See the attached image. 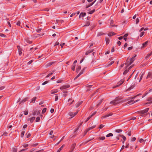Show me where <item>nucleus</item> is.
<instances>
[{"label": "nucleus", "mask_w": 152, "mask_h": 152, "mask_svg": "<svg viewBox=\"0 0 152 152\" xmlns=\"http://www.w3.org/2000/svg\"><path fill=\"white\" fill-rule=\"evenodd\" d=\"M139 19L138 18H137L136 20V23L137 24L139 22Z\"/></svg>", "instance_id": "603ef678"}, {"label": "nucleus", "mask_w": 152, "mask_h": 152, "mask_svg": "<svg viewBox=\"0 0 152 152\" xmlns=\"http://www.w3.org/2000/svg\"><path fill=\"white\" fill-rule=\"evenodd\" d=\"M96 126L95 125L93 126H92L91 127H90L88 128L85 131V135H86V134L87 132L89 131V130L94 128H95Z\"/></svg>", "instance_id": "0eeeda50"}, {"label": "nucleus", "mask_w": 152, "mask_h": 152, "mask_svg": "<svg viewBox=\"0 0 152 152\" xmlns=\"http://www.w3.org/2000/svg\"><path fill=\"white\" fill-rule=\"evenodd\" d=\"M148 41H147L145 42L144 43L142 44V45H143V47H145L146 45H147L148 43Z\"/></svg>", "instance_id": "473e14b6"}, {"label": "nucleus", "mask_w": 152, "mask_h": 152, "mask_svg": "<svg viewBox=\"0 0 152 152\" xmlns=\"http://www.w3.org/2000/svg\"><path fill=\"white\" fill-rule=\"evenodd\" d=\"M42 30V28H38L36 30V31L37 32H39L40 31Z\"/></svg>", "instance_id": "680f3d73"}, {"label": "nucleus", "mask_w": 152, "mask_h": 152, "mask_svg": "<svg viewBox=\"0 0 152 152\" xmlns=\"http://www.w3.org/2000/svg\"><path fill=\"white\" fill-rule=\"evenodd\" d=\"M28 99V98H25L23 100L20 101L19 104H20L23 103L26 101Z\"/></svg>", "instance_id": "ddd939ff"}, {"label": "nucleus", "mask_w": 152, "mask_h": 152, "mask_svg": "<svg viewBox=\"0 0 152 152\" xmlns=\"http://www.w3.org/2000/svg\"><path fill=\"white\" fill-rule=\"evenodd\" d=\"M24 134H25V132L24 131H22L21 134V135H20L21 137H23L24 135Z\"/></svg>", "instance_id": "58836bf2"}, {"label": "nucleus", "mask_w": 152, "mask_h": 152, "mask_svg": "<svg viewBox=\"0 0 152 152\" xmlns=\"http://www.w3.org/2000/svg\"><path fill=\"white\" fill-rule=\"evenodd\" d=\"M128 59H127L126 63H125V64L126 65V67H127L129 66L132 64H130V61H128Z\"/></svg>", "instance_id": "dca6fc26"}, {"label": "nucleus", "mask_w": 152, "mask_h": 152, "mask_svg": "<svg viewBox=\"0 0 152 152\" xmlns=\"http://www.w3.org/2000/svg\"><path fill=\"white\" fill-rule=\"evenodd\" d=\"M64 146V145H63L58 150L57 152H60L61 150L63 149V148Z\"/></svg>", "instance_id": "cd10ccee"}, {"label": "nucleus", "mask_w": 152, "mask_h": 152, "mask_svg": "<svg viewBox=\"0 0 152 152\" xmlns=\"http://www.w3.org/2000/svg\"><path fill=\"white\" fill-rule=\"evenodd\" d=\"M78 113V111H76L75 113H74L72 112H69L68 113V115L71 116V117L69 118H72L74 117L76 115V114Z\"/></svg>", "instance_id": "7ed1b4c3"}, {"label": "nucleus", "mask_w": 152, "mask_h": 152, "mask_svg": "<svg viewBox=\"0 0 152 152\" xmlns=\"http://www.w3.org/2000/svg\"><path fill=\"white\" fill-rule=\"evenodd\" d=\"M53 62H50L49 63H48V64H47L46 65V66H47V67H48V66H50L51 65H52L53 64Z\"/></svg>", "instance_id": "c756f323"}, {"label": "nucleus", "mask_w": 152, "mask_h": 152, "mask_svg": "<svg viewBox=\"0 0 152 152\" xmlns=\"http://www.w3.org/2000/svg\"><path fill=\"white\" fill-rule=\"evenodd\" d=\"M105 40L106 44H108L109 43V40L107 38H106Z\"/></svg>", "instance_id": "a19ab883"}, {"label": "nucleus", "mask_w": 152, "mask_h": 152, "mask_svg": "<svg viewBox=\"0 0 152 152\" xmlns=\"http://www.w3.org/2000/svg\"><path fill=\"white\" fill-rule=\"evenodd\" d=\"M121 42L120 41H118L117 42V44L119 46H120L121 44Z\"/></svg>", "instance_id": "338daca9"}, {"label": "nucleus", "mask_w": 152, "mask_h": 152, "mask_svg": "<svg viewBox=\"0 0 152 152\" xmlns=\"http://www.w3.org/2000/svg\"><path fill=\"white\" fill-rule=\"evenodd\" d=\"M76 146V144L75 143H74L72 144L71 147V150L70 151H72L73 152V151L74 150Z\"/></svg>", "instance_id": "f8f14e48"}, {"label": "nucleus", "mask_w": 152, "mask_h": 152, "mask_svg": "<svg viewBox=\"0 0 152 152\" xmlns=\"http://www.w3.org/2000/svg\"><path fill=\"white\" fill-rule=\"evenodd\" d=\"M12 151L13 152H16L17 151V149L15 148H13Z\"/></svg>", "instance_id": "69168bd1"}, {"label": "nucleus", "mask_w": 152, "mask_h": 152, "mask_svg": "<svg viewBox=\"0 0 152 152\" xmlns=\"http://www.w3.org/2000/svg\"><path fill=\"white\" fill-rule=\"evenodd\" d=\"M114 62V61H110V62H109L108 64V65H107V66H110L112 64H113Z\"/></svg>", "instance_id": "5701e85b"}, {"label": "nucleus", "mask_w": 152, "mask_h": 152, "mask_svg": "<svg viewBox=\"0 0 152 152\" xmlns=\"http://www.w3.org/2000/svg\"><path fill=\"white\" fill-rule=\"evenodd\" d=\"M58 99V96H55V101H56Z\"/></svg>", "instance_id": "13d9d810"}, {"label": "nucleus", "mask_w": 152, "mask_h": 152, "mask_svg": "<svg viewBox=\"0 0 152 152\" xmlns=\"http://www.w3.org/2000/svg\"><path fill=\"white\" fill-rule=\"evenodd\" d=\"M53 74V72H51L50 73L46 76L47 77H49L51 75H52Z\"/></svg>", "instance_id": "3c124183"}, {"label": "nucleus", "mask_w": 152, "mask_h": 152, "mask_svg": "<svg viewBox=\"0 0 152 152\" xmlns=\"http://www.w3.org/2000/svg\"><path fill=\"white\" fill-rule=\"evenodd\" d=\"M151 55V53H149L148 54L147 56H146L145 57V58L147 59Z\"/></svg>", "instance_id": "c9c22d12"}, {"label": "nucleus", "mask_w": 152, "mask_h": 152, "mask_svg": "<svg viewBox=\"0 0 152 152\" xmlns=\"http://www.w3.org/2000/svg\"><path fill=\"white\" fill-rule=\"evenodd\" d=\"M86 15V13H85L82 12L80 14V15H79V18H80L82 17H84V16H85Z\"/></svg>", "instance_id": "2eb2a0df"}, {"label": "nucleus", "mask_w": 152, "mask_h": 152, "mask_svg": "<svg viewBox=\"0 0 152 152\" xmlns=\"http://www.w3.org/2000/svg\"><path fill=\"white\" fill-rule=\"evenodd\" d=\"M93 51L92 50H91V51H88L87 52H86V53H85V54L86 55H88V54L90 53H91V52H92Z\"/></svg>", "instance_id": "37998d69"}, {"label": "nucleus", "mask_w": 152, "mask_h": 152, "mask_svg": "<svg viewBox=\"0 0 152 152\" xmlns=\"http://www.w3.org/2000/svg\"><path fill=\"white\" fill-rule=\"evenodd\" d=\"M75 64H73L71 67V69H72V70L73 71H74L75 70Z\"/></svg>", "instance_id": "4be33fe9"}, {"label": "nucleus", "mask_w": 152, "mask_h": 152, "mask_svg": "<svg viewBox=\"0 0 152 152\" xmlns=\"http://www.w3.org/2000/svg\"><path fill=\"white\" fill-rule=\"evenodd\" d=\"M144 31H142L141 33L140 34V37H142L144 34Z\"/></svg>", "instance_id": "49530a36"}, {"label": "nucleus", "mask_w": 152, "mask_h": 152, "mask_svg": "<svg viewBox=\"0 0 152 152\" xmlns=\"http://www.w3.org/2000/svg\"><path fill=\"white\" fill-rule=\"evenodd\" d=\"M18 53H19V55L21 56V55L22 54V49L21 50H18Z\"/></svg>", "instance_id": "864d4df0"}, {"label": "nucleus", "mask_w": 152, "mask_h": 152, "mask_svg": "<svg viewBox=\"0 0 152 152\" xmlns=\"http://www.w3.org/2000/svg\"><path fill=\"white\" fill-rule=\"evenodd\" d=\"M113 136V134L112 133H110L106 135L107 137H112Z\"/></svg>", "instance_id": "2f4dec72"}, {"label": "nucleus", "mask_w": 152, "mask_h": 152, "mask_svg": "<svg viewBox=\"0 0 152 152\" xmlns=\"http://www.w3.org/2000/svg\"><path fill=\"white\" fill-rule=\"evenodd\" d=\"M82 103V102L81 101L76 104V106L77 107H78Z\"/></svg>", "instance_id": "7c9ffc66"}, {"label": "nucleus", "mask_w": 152, "mask_h": 152, "mask_svg": "<svg viewBox=\"0 0 152 152\" xmlns=\"http://www.w3.org/2000/svg\"><path fill=\"white\" fill-rule=\"evenodd\" d=\"M37 111L36 110H35L32 113V115H35L36 113H37Z\"/></svg>", "instance_id": "de8ad7c7"}, {"label": "nucleus", "mask_w": 152, "mask_h": 152, "mask_svg": "<svg viewBox=\"0 0 152 152\" xmlns=\"http://www.w3.org/2000/svg\"><path fill=\"white\" fill-rule=\"evenodd\" d=\"M28 144H24L23 145V146L24 148H26L27 147H28Z\"/></svg>", "instance_id": "052dcab7"}, {"label": "nucleus", "mask_w": 152, "mask_h": 152, "mask_svg": "<svg viewBox=\"0 0 152 152\" xmlns=\"http://www.w3.org/2000/svg\"><path fill=\"white\" fill-rule=\"evenodd\" d=\"M149 110V108H148L145 109L144 110H142L140 111V113L141 114H144L145 113H146Z\"/></svg>", "instance_id": "6e6552de"}, {"label": "nucleus", "mask_w": 152, "mask_h": 152, "mask_svg": "<svg viewBox=\"0 0 152 152\" xmlns=\"http://www.w3.org/2000/svg\"><path fill=\"white\" fill-rule=\"evenodd\" d=\"M93 4H94V3L92 2V3L87 5L86 7V8H87L89 7L92 6Z\"/></svg>", "instance_id": "bb28decb"}, {"label": "nucleus", "mask_w": 152, "mask_h": 152, "mask_svg": "<svg viewBox=\"0 0 152 152\" xmlns=\"http://www.w3.org/2000/svg\"><path fill=\"white\" fill-rule=\"evenodd\" d=\"M76 14V13H73L70 15V17H72V16H73L75 15Z\"/></svg>", "instance_id": "0e129e2a"}, {"label": "nucleus", "mask_w": 152, "mask_h": 152, "mask_svg": "<svg viewBox=\"0 0 152 152\" xmlns=\"http://www.w3.org/2000/svg\"><path fill=\"white\" fill-rule=\"evenodd\" d=\"M40 121V118L39 117H37L36 118V122H39Z\"/></svg>", "instance_id": "8fccbe9b"}, {"label": "nucleus", "mask_w": 152, "mask_h": 152, "mask_svg": "<svg viewBox=\"0 0 152 152\" xmlns=\"http://www.w3.org/2000/svg\"><path fill=\"white\" fill-rule=\"evenodd\" d=\"M83 73V72L81 71V72L79 73V74L76 76L74 80H75L78 78Z\"/></svg>", "instance_id": "a211bd4d"}, {"label": "nucleus", "mask_w": 152, "mask_h": 152, "mask_svg": "<svg viewBox=\"0 0 152 152\" xmlns=\"http://www.w3.org/2000/svg\"><path fill=\"white\" fill-rule=\"evenodd\" d=\"M48 83V81H45L42 83V85H45L47 84V83Z\"/></svg>", "instance_id": "6e6d98bb"}, {"label": "nucleus", "mask_w": 152, "mask_h": 152, "mask_svg": "<svg viewBox=\"0 0 152 152\" xmlns=\"http://www.w3.org/2000/svg\"><path fill=\"white\" fill-rule=\"evenodd\" d=\"M81 69V66L80 65H78L76 68V72L77 73H78L79 71Z\"/></svg>", "instance_id": "4468645a"}, {"label": "nucleus", "mask_w": 152, "mask_h": 152, "mask_svg": "<svg viewBox=\"0 0 152 152\" xmlns=\"http://www.w3.org/2000/svg\"><path fill=\"white\" fill-rule=\"evenodd\" d=\"M0 36L2 37H6V35L2 33H0Z\"/></svg>", "instance_id": "e433bc0d"}, {"label": "nucleus", "mask_w": 152, "mask_h": 152, "mask_svg": "<svg viewBox=\"0 0 152 152\" xmlns=\"http://www.w3.org/2000/svg\"><path fill=\"white\" fill-rule=\"evenodd\" d=\"M144 141V140L142 139H140L139 140V142H143Z\"/></svg>", "instance_id": "774afa93"}, {"label": "nucleus", "mask_w": 152, "mask_h": 152, "mask_svg": "<svg viewBox=\"0 0 152 152\" xmlns=\"http://www.w3.org/2000/svg\"><path fill=\"white\" fill-rule=\"evenodd\" d=\"M129 70L128 69H126L125 70V71L124 72H123V74L125 75L128 72Z\"/></svg>", "instance_id": "f704fd0d"}, {"label": "nucleus", "mask_w": 152, "mask_h": 152, "mask_svg": "<svg viewBox=\"0 0 152 152\" xmlns=\"http://www.w3.org/2000/svg\"><path fill=\"white\" fill-rule=\"evenodd\" d=\"M92 117V115H90L89 116L87 119V120H86V122H87L88 121L91 117Z\"/></svg>", "instance_id": "c03bdc74"}, {"label": "nucleus", "mask_w": 152, "mask_h": 152, "mask_svg": "<svg viewBox=\"0 0 152 152\" xmlns=\"http://www.w3.org/2000/svg\"><path fill=\"white\" fill-rule=\"evenodd\" d=\"M147 101L148 102L144 104H143L144 105H147L148 104L152 103V97L148 98Z\"/></svg>", "instance_id": "39448f33"}, {"label": "nucleus", "mask_w": 152, "mask_h": 152, "mask_svg": "<svg viewBox=\"0 0 152 152\" xmlns=\"http://www.w3.org/2000/svg\"><path fill=\"white\" fill-rule=\"evenodd\" d=\"M26 40L29 43L31 44L32 43V41L29 40L28 39H26Z\"/></svg>", "instance_id": "5fc2aeb1"}, {"label": "nucleus", "mask_w": 152, "mask_h": 152, "mask_svg": "<svg viewBox=\"0 0 152 152\" xmlns=\"http://www.w3.org/2000/svg\"><path fill=\"white\" fill-rule=\"evenodd\" d=\"M136 55H135L134 56H133L132 58L130 60V64H132L134 61V58L136 56Z\"/></svg>", "instance_id": "f3484780"}, {"label": "nucleus", "mask_w": 152, "mask_h": 152, "mask_svg": "<svg viewBox=\"0 0 152 152\" xmlns=\"http://www.w3.org/2000/svg\"><path fill=\"white\" fill-rule=\"evenodd\" d=\"M123 101L119 97L115 98L114 99L110 102V104L112 105L115 106L119 103L122 102Z\"/></svg>", "instance_id": "f257e3e1"}, {"label": "nucleus", "mask_w": 152, "mask_h": 152, "mask_svg": "<svg viewBox=\"0 0 152 152\" xmlns=\"http://www.w3.org/2000/svg\"><path fill=\"white\" fill-rule=\"evenodd\" d=\"M115 33L114 32H110L108 34V35L109 36H111L115 34Z\"/></svg>", "instance_id": "393cba45"}, {"label": "nucleus", "mask_w": 152, "mask_h": 152, "mask_svg": "<svg viewBox=\"0 0 152 152\" xmlns=\"http://www.w3.org/2000/svg\"><path fill=\"white\" fill-rule=\"evenodd\" d=\"M103 33L102 32H99L97 34V36L99 37L102 35Z\"/></svg>", "instance_id": "4c0bfd02"}, {"label": "nucleus", "mask_w": 152, "mask_h": 152, "mask_svg": "<svg viewBox=\"0 0 152 152\" xmlns=\"http://www.w3.org/2000/svg\"><path fill=\"white\" fill-rule=\"evenodd\" d=\"M70 86L69 85H64L60 87L61 90L65 89L69 87Z\"/></svg>", "instance_id": "423d86ee"}, {"label": "nucleus", "mask_w": 152, "mask_h": 152, "mask_svg": "<svg viewBox=\"0 0 152 152\" xmlns=\"http://www.w3.org/2000/svg\"><path fill=\"white\" fill-rule=\"evenodd\" d=\"M128 35V34L127 33L125 34L123 37V38H124V39L126 41L127 40V38H126V37H127Z\"/></svg>", "instance_id": "412c9836"}, {"label": "nucleus", "mask_w": 152, "mask_h": 152, "mask_svg": "<svg viewBox=\"0 0 152 152\" xmlns=\"http://www.w3.org/2000/svg\"><path fill=\"white\" fill-rule=\"evenodd\" d=\"M152 72H151L148 73V74L146 77V79H148L150 78H152Z\"/></svg>", "instance_id": "9d476101"}, {"label": "nucleus", "mask_w": 152, "mask_h": 152, "mask_svg": "<svg viewBox=\"0 0 152 152\" xmlns=\"http://www.w3.org/2000/svg\"><path fill=\"white\" fill-rule=\"evenodd\" d=\"M26 137L27 138L29 137L31 135V134L30 133H27L26 134Z\"/></svg>", "instance_id": "79ce46f5"}, {"label": "nucleus", "mask_w": 152, "mask_h": 152, "mask_svg": "<svg viewBox=\"0 0 152 152\" xmlns=\"http://www.w3.org/2000/svg\"><path fill=\"white\" fill-rule=\"evenodd\" d=\"M145 73L144 72H142L140 75V80L139 81L140 82L142 80L143 76L145 75Z\"/></svg>", "instance_id": "9b49d317"}, {"label": "nucleus", "mask_w": 152, "mask_h": 152, "mask_svg": "<svg viewBox=\"0 0 152 152\" xmlns=\"http://www.w3.org/2000/svg\"><path fill=\"white\" fill-rule=\"evenodd\" d=\"M35 118L34 117L29 118L28 119V121H30L31 123H32L35 120Z\"/></svg>", "instance_id": "1a4fd4ad"}, {"label": "nucleus", "mask_w": 152, "mask_h": 152, "mask_svg": "<svg viewBox=\"0 0 152 152\" xmlns=\"http://www.w3.org/2000/svg\"><path fill=\"white\" fill-rule=\"evenodd\" d=\"M46 111V108H44L42 110V113H45Z\"/></svg>", "instance_id": "ea45409f"}, {"label": "nucleus", "mask_w": 152, "mask_h": 152, "mask_svg": "<svg viewBox=\"0 0 152 152\" xmlns=\"http://www.w3.org/2000/svg\"><path fill=\"white\" fill-rule=\"evenodd\" d=\"M120 136L123 139L124 141H126V137L123 135H120Z\"/></svg>", "instance_id": "b1692460"}, {"label": "nucleus", "mask_w": 152, "mask_h": 152, "mask_svg": "<svg viewBox=\"0 0 152 152\" xmlns=\"http://www.w3.org/2000/svg\"><path fill=\"white\" fill-rule=\"evenodd\" d=\"M58 91L57 90H52L51 91V94H55V93H56L57 92H58Z\"/></svg>", "instance_id": "aec40b11"}, {"label": "nucleus", "mask_w": 152, "mask_h": 152, "mask_svg": "<svg viewBox=\"0 0 152 152\" xmlns=\"http://www.w3.org/2000/svg\"><path fill=\"white\" fill-rule=\"evenodd\" d=\"M65 45V43H61L60 44V46H61V47L62 48L64 46V45Z\"/></svg>", "instance_id": "e2e57ef3"}, {"label": "nucleus", "mask_w": 152, "mask_h": 152, "mask_svg": "<svg viewBox=\"0 0 152 152\" xmlns=\"http://www.w3.org/2000/svg\"><path fill=\"white\" fill-rule=\"evenodd\" d=\"M95 11V9H94V10H92L91 11L88 12V13L89 14H92Z\"/></svg>", "instance_id": "72a5a7b5"}, {"label": "nucleus", "mask_w": 152, "mask_h": 152, "mask_svg": "<svg viewBox=\"0 0 152 152\" xmlns=\"http://www.w3.org/2000/svg\"><path fill=\"white\" fill-rule=\"evenodd\" d=\"M140 95V94H139L131 98L130 99H131V100H130V101H128L127 102V104H134V103L137 102L138 101H139L140 99H137V100H136L135 101H134V100H132V99H135L137 96H138Z\"/></svg>", "instance_id": "f03ea898"}, {"label": "nucleus", "mask_w": 152, "mask_h": 152, "mask_svg": "<svg viewBox=\"0 0 152 152\" xmlns=\"http://www.w3.org/2000/svg\"><path fill=\"white\" fill-rule=\"evenodd\" d=\"M112 115V114H111V113L108 114H107L105 115L104 116H102V118H106V117H109V116H111Z\"/></svg>", "instance_id": "6ab92c4d"}, {"label": "nucleus", "mask_w": 152, "mask_h": 152, "mask_svg": "<svg viewBox=\"0 0 152 152\" xmlns=\"http://www.w3.org/2000/svg\"><path fill=\"white\" fill-rule=\"evenodd\" d=\"M82 123H80L79 126L75 129V132H76L79 129V127L81 126Z\"/></svg>", "instance_id": "09e8293b"}, {"label": "nucleus", "mask_w": 152, "mask_h": 152, "mask_svg": "<svg viewBox=\"0 0 152 152\" xmlns=\"http://www.w3.org/2000/svg\"><path fill=\"white\" fill-rule=\"evenodd\" d=\"M24 113V114L25 115H28V111L27 110H26V111H25Z\"/></svg>", "instance_id": "bf43d9fd"}, {"label": "nucleus", "mask_w": 152, "mask_h": 152, "mask_svg": "<svg viewBox=\"0 0 152 152\" xmlns=\"http://www.w3.org/2000/svg\"><path fill=\"white\" fill-rule=\"evenodd\" d=\"M36 99V97H34L33 98L31 99V102L33 103H34Z\"/></svg>", "instance_id": "c85d7f7f"}, {"label": "nucleus", "mask_w": 152, "mask_h": 152, "mask_svg": "<svg viewBox=\"0 0 152 152\" xmlns=\"http://www.w3.org/2000/svg\"><path fill=\"white\" fill-rule=\"evenodd\" d=\"M99 139L100 140H104L105 139V137H100L99 138Z\"/></svg>", "instance_id": "a18cd8bd"}, {"label": "nucleus", "mask_w": 152, "mask_h": 152, "mask_svg": "<svg viewBox=\"0 0 152 152\" xmlns=\"http://www.w3.org/2000/svg\"><path fill=\"white\" fill-rule=\"evenodd\" d=\"M124 82V80L122 79L118 83V85L113 87V88H114L118 87L121 85Z\"/></svg>", "instance_id": "20e7f679"}, {"label": "nucleus", "mask_w": 152, "mask_h": 152, "mask_svg": "<svg viewBox=\"0 0 152 152\" xmlns=\"http://www.w3.org/2000/svg\"><path fill=\"white\" fill-rule=\"evenodd\" d=\"M115 131L117 133H120L122 132V130L121 129H117L115 130Z\"/></svg>", "instance_id": "a878e982"}, {"label": "nucleus", "mask_w": 152, "mask_h": 152, "mask_svg": "<svg viewBox=\"0 0 152 152\" xmlns=\"http://www.w3.org/2000/svg\"><path fill=\"white\" fill-rule=\"evenodd\" d=\"M136 140V138L135 137H133L132 138V139L131 140V141H134Z\"/></svg>", "instance_id": "4d7b16f0"}]
</instances>
